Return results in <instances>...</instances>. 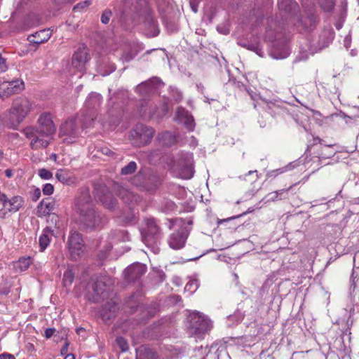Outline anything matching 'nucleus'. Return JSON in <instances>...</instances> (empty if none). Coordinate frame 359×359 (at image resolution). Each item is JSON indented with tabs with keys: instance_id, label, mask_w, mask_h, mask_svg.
I'll return each mask as SVG.
<instances>
[{
	"instance_id": "obj_11",
	"label": "nucleus",
	"mask_w": 359,
	"mask_h": 359,
	"mask_svg": "<svg viewBox=\"0 0 359 359\" xmlns=\"http://www.w3.org/2000/svg\"><path fill=\"white\" fill-rule=\"evenodd\" d=\"M0 203L3 208L0 210V217L6 218L7 212H15L23 205L24 200L20 196H13L8 199L6 195L2 196Z\"/></svg>"
},
{
	"instance_id": "obj_49",
	"label": "nucleus",
	"mask_w": 359,
	"mask_h": 359,
	"mask_svg": "<svg viewBox=\"0 0 359 359\" xmlns=\"http://www.w3.org/2000/svg\"><path fill=\"white\" fill-rule=\"evenodd\" d=\"M283 169H278V170L271 171L268 175H269V177H276L278 174L283 173Z\"/></svg>"
},
{
	"instance_id": "obj_42",
	"label": "nucleus",
	"mask_w": 359,
	"mask_h": 359,
	"mask_svg": "<svg viewBox=\"0 0 359 359\" xmlns=\"http://www.w3.org/2000/svg\"><path fill=\"white\" fill-rule=\"evenodd\" d=\"M292 188V186H290L287 189H283L277 191L278 200L285 199L287 198V192Z\"/></svg>"
},
{
	"instance_id": "obj_57",
	"label": "nucleus",
	"mask_w": 359,
	"mask_h": 359,
	"mask_svg": "<svg viewBox=\"0 0 359 359\" xmlns=\"http://www.w3.org/2000/svg\"><path fill=\"white\" fill-rule=\"evenodd\" d=\"M299 23H300V24H302V25L304 26V28H305V29H307V28H308V26H307L306 24H304V22H303V20H301L299 21Z\"/></svg>"
},
{
	"instance_id": "obj_60",
	"label": "nucleus",
	"mask_w": 359,
	"mask_h": 359,
	"mask_svg": "<svg viewBox=\"0 0 359 359\" xmlns=\"http://www.w3.org/2000/svg\"><path fill=\"white\" fill-rule=\"evenodd\" d=\"M192 10L194 11V12L196 13L197 12V9L194 7V6H192Z\"/></svg>"
},
{
	"instance_id": "obj_38",
	"label": "nucleus",
	"mask_w": 359,
	"mask_h": 359,
	"mask_svg": "<svg viewBox=\"0 0 359 359\" xmlns=\"http://www.w3.org/2000/svg\"><path fill=\"white\" fill-rule=\"evenodd\" d=\"M74 275L71 270H67L63 276V282L65 285H70L73 282Z\"/></svg>"
},
{
	"instance_id": "obj_64",
	"label": "nucleus",
	"mask_w": 359,
	"mask_h": 359,
	"mask_svg": "<svg viewBox=\"0 0 359 359\" xmlns=\"http://www.w3.org/2000/svg\"><path fill=\"white\" fill-rule=\"evenodd\" d=\"M115 70V67H114L112 69H111V72L114 71Z\"/></svg>"
},
{
	"instance_id": "obj_30",
	"label": "nucleus",
	"mask_w": 359,
	"mask_h": 359,
	"mask_svg": "<svg viewBox=\"0 0 359 359\" xmlns=\"http://www.w3.org/2000/svg\"><path fill=\"white\" fill-rule=\"evenodd\" d=\"M100 200L102 201L104 206L109 210L113 209L116 204V198H114L109 193L104 195L103 198H100Z\"/></svg>"
},
{
	"instance_id": "obj_9",
	"label": "nucleus",
	"mask_w": 359,
	"mask_h": 359,
	"mask_svg": "<svg viewBox=\"0 0 359 359\" xmlns=\"http://www.w3.org/2000/svg\"><path fill=\"white\" fill-rule=\"evenodd\" d=\"M34 127L44 136L53 137L56 131L53 115L50 112L41 113L37 119V125Z\"/></svg>"
},
{
	"instance_id": "obj_29",
	"label": "nucleus",
	"mask_w": 359,
	"mask_h": 359,
	"mask_svg": "<svg viewBox=\"0 0 359 359\" xmlns=\"http://www.w3.org/2000/svg\"><path fill=\"white\" fill-rule=\"evenodd\" d=\"M271 55L275 59H283L290 55V50L288 47L285 45L280 50H279L278 47H274L271 51Z\"/></svg>"
},
{
	"instance_id": "obj_12",
	"label": "nucleus",
	"mask_w": 359,
	"mask_h": 359,
	"mask_svg": "<svg viewBox=\"0 0 359 359\" xmlns=\"http://www.w3.org/2000/svg\"><path fill=\"white\" fill-rule=\"evenodd\" d=\"M67 244L72 259H76L83 252V241L81 234L78 231H71Z\"/></svg>"
},
{
	"instance_id": "obj_21",
	"label": "nucleus",
	"mask_w": 359,
	"mask_h": 359,
	"mask_svg": "<svg viewBox=\"0 0 359 359\" xmlns=\"http://www.w3.org/2000/svg\"><path fill=\"white\" fill-rule=\"evenodd\" d=\"M50 37V32L48 29H43L35 34L29 36L28 40L34 44H41L47 41Z\"/></svg>"
},
{
	"instance_id": "obj_14",
	"label": "nucleus",
	"mask_w": 359,
	"mask_h": 359,
	"mask_svg": "<svg viewBox=\"0 0 359 359\" xmlns=\"http://www.w3.org/2000/svg\"><path fill=\"white\" fill-rule=\"evenodd\" d=\"M24 88V82L21 79L4 81L0 83V98L4 100L12 95L19 93Z\"/></svg>"
},
{
	"instance_id": "obj_10",
	"label": "nucleus",
	"mask_w": 359,
	"mask_h": 359,
	"mask_svg": "<svg viewBox=\"0 0 359 359\" xmlns=\"http://www.w3.org/2000/svg\"><path fill=\"white\" fill-rule=\"evenodd\" d=\"M154 135V130L152 128L142 124L136 125L131 132V136L137 141L139 147L149 144Z\"/></svg>"
},
{
	"instance_id": "obj_50",
	"label": "nucleus",
	"mask_w": 359,
	"mask_h": 359,
	"mask_svg": "<svg viewBox=\"0 0 359 359\" xmlns=\"http://www.w3.org/2000/svg\"><path fill=\"white\" fill-rule=\"evenodd\" d=\"M101 151L102 154L107 155V156H111V155L114 154V152L107 147L102 148Z\"/></svg>"
},
{
	"instance_id": "obj_62",
	"label": "nucleus",
	"mask_w": 359,
	"mask_h": 359,
	"mask_svg": "<svg viewBox=\"0 0 359 359\" xmlns=\"http://www.w3.org/2000/svg\"><path fill=\"white\" fill-rule=\"evenodd\" d=\"M197 87H198V88H203V86L201 84H200V85H197Z\"/></svg>"
},
{
	"instance_id": "obj_32",
	"label": "nucleus",
	"mask_w": 359,
	"mask_h": 359,
	"mask_svg": "<svg viewBox=\"0 0 359 359\" xmlns=\"http://www.w3.org/2000/svg\"><path fill=\"white\" fill-rule=\"evenodd\" d=\"M137 169V164L135 161H130L128 165L123 167L121 170V174L127 175L133 174Z\"/></svg>"
},
{
	"instance_id": "obj_35",
	"label": "nucleus",
	"mask_w": 359,
	"mask_h": 359,
	"mask_svg": "<svg viewBox=\"0 0 359 359\" xmlns=\"http://www.w3.org/2000/svg\"><path fill=\"white\" fill-rule=\"evenodd\" d=\"M136 90H137V92H138L139 93H140L142 95L146 94V93L150 92L151 90V82L147 81V82L140 83V85H138L136 87Z\"/></svg>"
},
{
	"instance_id": "obj_26",
	"label": "nucleus",
	"mask_w": 359,
	"mask_h": 359,
	"mask_svg": "<svg viewBox=\"0 0 359 359\" xmlns=\"http://www.w3.org/2000/svg\"><path fill=\"white\" fill-rule=\"evenodd\" d=\"M116 309L117 306L115 304H106L102 310V316L103 318L109 320L114 317Z\"/></svg>"
},
{
	"instance_id": "obj_47",
	"label": "nucleus",
	"mask_w": 359,
	"mask_h": 359,
	"mask_svg": "<svg viewBox=\"0 0 359 359\" xmlns=\"http://www.w3.org/2000/svg\"><path fill=\"white\" fill-rule=\"evenodd\" d=\"M0 359H15V358L11 353H4L0 354Z\"/></svg>"
},
{
	"instance_id": "obj_23",
	"label": "nucleus",
	"mask_w": 359,
	"mask_h": 359,
	"mask_svg": "<svg viewBox=\"0 0 359 359\" xmlns=\"http://www.w3.org/2000/svg\"><path fill=\"white\" fill-rule=\"evenodd\" d=\"M157 140L163 145L170 147L176 142V136L171 132L165 131L158 134Z\"/></svg>"
},
{
	"instance_id": "obj_8",
	"label": "nucleus",
	"mask_w": 359,
	"mask_h": 359,
	"mask_svg": "<svg viewBox=\"0 0 359 359\" xmlns=\"http://www.w3.org/2000/svg\"><path fill=\"white\" fill-rule=\"evenodd\" d=\"M22 133L29 140V146L34 150L46 148L53 140V137L44 136L34 126L26 127Z\"/></svg>"
},
{
	"instance_id": "obj_34",
	"label": "nucleus",
	"mask_w": 359,
	"mask_h": 359,
	"mask_svg": "<svg viewBox=\"0 0 359 359\" xmlns=\"http://www.w3.org/2000/svg\"><path fill=\"white\" fill-rule=\"evenodd\" d=\"M92 4L91 0H85L83 1L78 3L73 8L74 12H83L85 11L87 8Z\"/></svg>"
},
{
	"instance_id": "obj_63",
	"label": "nucleus",
	"mask_w": 359,
	"mask_h": 359,
	"mask_svg": "<svg viewBox=\"0 0 359 359\" xmlns=\"http://www.w3.org/2000/svg\"><path fill=\"white\" fill-rule=\"evenodd\" d=\"M330 147V145H329V146H325V149H329Z\"/></svg>"
},
{
	"instance_id": "obj_24",
	"label": "nucleus",
	"mask_w": 359,
	"mask_h": 359,
	"mask_svg": "<svg viewBox=\"0 0 359 359\" xmlns=\"http://www.w3.org/2000/svg\"><path fill=\"white\" fill-rule=\"evenodd\" d=\"M297 4L293 0H280L278 2V8L285 13H294L297 8Z\"/></svg>"
},
{
	"instance_id": "obj_36",
	"label": "nucleus",
	"mask_w": 359,
	"mask_h": 359,
	"mask_svg": "<svg viewBox=\"0 0 359 359\" xmlns=\"http://www.w3.org/2000/svg\"><path fill=\"white\" fill-rule=\"evenodd\" d=\"M116 342L122 352H126L128 350V344L126 339L122 337H118L116 339Z\"/></svg>"
},
{
	"instance_id": "obj_52",
	"label": "nucleus",
	"mask_w": 359,
	"mask_h": 359,
	"mask_svg": "<svg viewBox=\"0 0 359 359\" xmlns=\"http://www.w3.org/2000/svg\"><path fill=\"white\" fill-rule=\"evenodd\" d=\"M68 346H69L68 342H65V345L61 348V351H60L61 352V355H67V351H68Z\"/></svg>"
},
{
	"instance_id": "obj_43",
	"label": "nucleus",
	"mask_w": 359,
	"mask_h": 359,
	"mask_svg": "<svg viewBox=\"0 0 359 359\" xmlns=\"http://www.w3.org/2000/svg\"><path fill=\"white\" fill-rule=\"evenodd\" d=\"M264 198L266 199V202H273L278 200L277 191L269 193Z\"/></svg>"
},
{
	"instance_id": "obj_27",
	"label": "nucleus",
	"mask_w": 359,
	"mask_h": 359,
	"mask_svg": "<svg viewBox=\"0 0 359 359\" xmlns=\"http://www.w3.org/2000/svg\"><path fill=\"white\" fill-rule=\"evenodd\" d=\"M32 264L31 257H21L15 263V268L16 271L22 272L26 271Z\"/></svg>"
},
{
	"instance_id": "obj_2",
	"label": "nucleus",
	"mask_w": 359,
	"mask_h": 359,
	"mask_svg": "<svg viewBox=\"0 0 359 359\" xmlns=\"http://www.w3.org/2000/svg\"><path fill=\"white\" fill-rule=\"evenodd\" d=\"M32 109V104L26 97H18L14 100L11 108L1 118L2 123L9 128L17 127Z\"/></svg>"
},
{
	"instance_id": "obj_17",
	"label": "nucleus",
	"mask_w": 359,
	"mask_h": 359,
	"mask_svg": "<svg viewBox=\"0 0 359 359\" xmlns=\"http://www.w3.org/2000/svg\"><path fill=\"white\" fill-rule=\"evenodd\" d=\"M147 266L141 263H134L125 269L124 278L128 282H133L140 278L146 272Z\"/></svg>"
},
{
	"instance_id": "obj_4",
	"label": "nucleus",
	"mask_w": 359,
	"mask_h": 359,
	"mask_svg": "<svg viewBox=\"0 0 359 359\" xmlns=\"http://www.w3.org/2000/svg\"><path fill=\"white\" fill-rule=\"evenodd\" d=\"M109 282V279L105 277L91 278L86 285V298L94 303L104 299L107 297Z\"/></svg>"
},
{
	"instance_id": "obj_51",
	"label": "nucleus",
	"mask_w": 359,
	"mask_h": 359,
	"mask_svg": "<svg viewBox=\"0 0 359 359\" xmlns=\"http://www.w3.org/2000/svg\"><path fill=\"white\" fill-rule=\"evenodd\" d=\"M41 196V191L39 189H36L34 192V201H37Z\"/></svg>"
},
{
	"instance_id": "obj_59",
	"label": "nucleus",
	"mask_w": 359,
	"mask_h": 359,
	"mask_svg": "<svg viewBox=\"0 0 359 359\" xmlns=\"http://www.w3.org/2000/svg\"><path fill=\"white\" fill-rule=\"evenodd\" d=\"M3 158V152L0 150V161H1Z\"/></svg>"
},
{
	"instance_id": "obj_20",
	"label": "nucleus",
	"mask_w": 359,
	"mask_h": 359,
	"mask_svg": "<svg viewBox=\"0 0 359 359\" xmlns=\"http://www.w3.org/2000/svg\"><path fill=\"white\" fill-rule=\"evenodd\" d=\"M55 202L48 199L43 200L37 205V215L39 217H45L49 215L54 210Z\"/></svg>"
},
{
	"instance_id": "obj_22",
	"label": "nucleus",
	"mask_w": 359,
	"mask_h": 359,
	"mask_svg": "<svg viewBox=\"0 0 359 359\" xmlns=\"http://www.w3.org/2000/svg\"><path fill=\"white\" fill-rule=\"evenodd\" d=\"M177 116L179 118L184 120V123L186 128L189 131H193L195 128V122L193 116L189 113L182 108H179L177 110Z\"/></svg>"
},
{
	"instance_id": "obj_44",
	"label": "nucleus",
	"mask_w": 359,
	"mask_h": 359,
	"mask_svg": "<svg viewBox=\"0 0 359 359\" xmlns=\"http://www.w3.org/2000/svg\"><path fill=\"white\" fill-rule=\"evenodd\" d=\"M117 234H118L117 240H118V241L125 242V241H127L129 240L128 234L125 231H119L117 232Z\"/></svg>"
},
{
	"instance_id": "obj_33",
	"label": "nucleus",
	"mask_w": 359,
	"mask_h": 359,
	"mask_svg": "<svg viewBox=\"0 0 359 359\" xmlns=\"http://www.w3.org/2000/svg\"><path fill=\"white\" fill-rule=\"evenodd\" d=\"M199 286L198 281L196 279L190 280L185 285L184 290L192 294L196 291Z\"/></svg>"
},
{
	"instance_id": "obj_18",
	"label": "nucleus",
	"mask_w": 359,
	"mask_h": 359,
	"mask_svg": "<svg viewBox=\"0 0 359 359\" xmlns=\"http://www.w3.org/2000/svg\"><path fill=\"white\" fill-rule=\"evenodd\" d=\"M187 237L188 233L184 229L175 231L168 240V245L174 250H180L184 247Z\"/></svg>"
},
{
	"instance_id": "obj_40",
	"label": "nucleus",
	"mask_w": 359,
	"mask_h": 359,
	"mask_svg": "<svg viewBox=\"0 0 359 359\" xmlns=\"http://www.w3.org/2000/svg\"><path fill=\"white\" fill-rule=\"evenodd\" d=\"M111 11L110 10H105L103 11L102 16H101V22L103 24H107L109 22V20L111 17Z\"/></svg>"
},
{
	"instance_id": "obj_41",
	"label": "nucleus",
	"mask_w": 359,
	"mask_h": 359,
	"mask_svg": "<svg viewBox=\"0 0 359 359\" xmlns=\"http://www.w3.org/2000/svg\"><path fill=\"white\" fill-rule=\"evenodd\" d=\"M42 191L44 195L50 196L54 191V187L50 183H46L43 185Z\"/></svg>"
},
{
	"instance_id": "obj_7",
	"label": "nucleus",
	"mask_w": 359,
	"mask_h": 359,
	"mask_svg": "<svg viewBox=\"0 0 359 359\" xmlns=\"http://www.w3.org/2000/svg\"><path fill=\"white\" fill-rule=\"evenodd\" d=\"M212 327V322L203 314L194 312L190 316V329L196 337H203Z\"/></svg>"
},
{
	"instance_id": "obj_3",
	"label": "nucleus",
	"mask_w": 359,
	"mask_h": 359,
	"mask_svg": "<svg viewBox=\"0 0 359 359\" xmlns=\"http://www.w3.org/2000/svg\"><path fill=\"white\" fill-rule=\"evenodd\" d=\"M144 222L145 227L141 230L142 241L154 254H158L160 251L158 247L161 238L160 228L154 218L146 219Z\"/></svg>"
},
{
	"instance_id": "obj_61",
	"label": "nucleus",
	"mask_w": 359,
	"mask_h": 359,
	"mask_svg": "<svg viewBox=\"0 0 359 359\" xmlns=\"http://www.w3.org/2000/svg\"><path fill=\"white\" fill-rule=\"evenodd\" d=\"M317 140H318V142L320 143L321 140L320 138L315 139V142H316Z\"/></svg>"
},
{
	"instance_id": "obj_54",
	"label": "nucleus",
	"mask_w": 359,
	"mask_h": 359,
	"mask_svg": "<svg viewBox=\"0 0 359 359\" xmlns=\"http://www.w3.org/2000/svg\"><path fill=\"white\" fill-rule=\"evenodd\" d=\"M255 174L254 180H256L258 178L257 170H250L248 172V173L246 175H251Z\"/></svg>"
},
{
	"instance_id": "obj_53",
	"label": "nucleus",
	"mask_w": 359,
	"mask_h": 359,
	"mask_svg": "<svg viewBox=\"0 0 359 359\" xmlns=\"http://www.w3.org/2000/svg\"><path fill=\"white\" fill-rule=\"evenodd\" d=\"M133 55L130 54H126L122 56L123 60H124L126 62H129L130 60H131L133 59Z\"/></svg>"
},
{
	"instance_id": "obj_58",
	"label": "nucleus",
	"mask_w": 359,
	"mask_h": 359,
	"mask_svg": "<svg viewBox=\"0 0 359 359\" xmlns=\"http://www.w3.org/2000/svg\"><path fill=\"white\" fill-rule=\"evenodd\" d=\"M196 139H195V138H193L192 143H193L194 146H196Z\"/></svg>"
},
{
	"instance_id": "obj_16",
	"label": "nucleus",
	"mask_w": 359,
	"mask_h": 359,
	"mask_svg": "<svg viewBox=\"0 0 359 359\" xmlns=\"http://www.w3.org/2000/svg\"><path fill=\"white\" fill-rule=\"evenodd\" d=\"M79 133V128L76 126V121L74 118L67 119L61 126L60 129V135L61 137L66 136L64 140L68 142L76 138Z\"/></svg>"
},
{
	"instance_id": "obj_55",
	"label": "nucleus",
	"mask_w": 359,
	"mask_h": 359,
	"mask_svg": "<svg viewBox=\"0 0 359 359\" xmlns=\"http://www.w3.org/2000/svg\"><path fill=\"white\" fill-rule=\"evenodd\" d=\"M5 175L8 177H11L13 176V172L10 169H7L5 170Z\"/></svg>"
},
{
	"instance_id": "obj_37",
	"label": "nucleus",
	"mask_w": 359,
	"mask_h": 359,
	"mask_svg": "<svg viewBox=\"0 0 359 359\" xmlns=\"http://www.w3.org/2000/svg\"><path fill=\"white\" fill-rule=\"evenodd\" d=\"M38 174L43 180H50L53 177V173L46 168L39 169Z\"/></svg>"
},
{
	"instance_id": "obj_56",
	"label": "nucleus",
	"mask_w": 359,
	"mask_h": 359,
	"mask_svg": "<svg viewBox=\"0 0 359 359\" xmlns=\"http://www.w3.org/2000/svg\"><path fill=\"white\" fill-rule=\"evenodd\" d=\"M64 359H75L74 355L72 353H69L65 355Z\"/></svg>"
},
{
	"instance_id": "obj_28",
	"label": "nucleus",
	"mask_w": 359,
	"mask_h": 359,
	"mask_svg": "<svg viewBox=\"0 0 359 359\" xmlns=\"http://www.w3.org/2000/svg\"><path fill=\"white\" fill-rule=\"evenodd\" d=\"M137 359H157V355L149 348L139 349L137 351Z\"/></svg>"
},
{
	"instance_id": "obj_39",
	"label": "nucleus",
	"mask_w": 359,
	"mask_h": 359,
	"mask_svg": "<svg viewBox=\"0 0 359 359\" xmlns=\"http://www.w3.org/2000/svg\"><path fill=\"white\" fill-rule=\"evenodd\" d=\"M8 65L7 64V58L2 55L0 50V73H4L8 70Z\"/></svg>"
},
{
	"instance_id": "obj_25",
	"label": "nucleus",
	"mask_w": 359,
	"mask_h": 359,
	"mask_svg": "<svg viewBox=\"0 0 359 359\" xmlns=\"http://www.w3.org/2000/svg\"><path fill=\"white\" fill-rule=\"evenodd\" d=\"M55 177L59 182L65 184L69 185L74 182V179L72 177L69 172L66 170H58L56 172Z\"/></svg>"
},
{
	"instance_id": "obj_19",
	"label": "nucleus",
	"mask_w": 359,
	"mask_h": 359,
	"mask_svg": "<svg viewBox=\"0 0 359 359\" xmlns=\"http://www.w3.org/2000/svg\"><path fill=\"white\" fill-rule=\"evenodd\" d=\"M53 236L54 231L50 227H46L43 229L39 239V244L41 252H43L47 248Z\"/></svg>"
},
{
	"instance_id": "obj_13",
	"label": "nucleus",
	"mask_w": 359,
	"mask_h": 359,
	"mask_svg": "<svg viewBox=\"0 0 359 359\" xmlns=\"http://www.w3.org/2000/svg\"><path fill=\"white\" fill-rule=\"evenodd\" d=\"M135 184L139 186L147 191L151 192L158 189L161 184V180L156 175H149L145 177L141 174H138L135 176Z\"/></svg>"
},
{
	"instance_id": "obj_15",
	"label": "nucleus",
	"mask_w": 359,
	"mask_h": 359,
	"mask_svg": "<svg viewBox=\"0 0 359 359\" xmlns=\"http://www.w3.org/2000/svg\"><path fill=\"white\" fill-rule=\"evenodd\" d=\"M90 60V55L86 48H81L76 50L72 57V67L76 72H84L86 65Z\"/></svg>"
},
{
	"instance_id": "obj_45",
	"label": "nucleus",
	"mask_w": 359,
	"mask_h": 359,
	"mask_svg": "<svg viewBox=\"0 0 359 359\" xmlns=\"http://www.w3.org/2000/svg\"><path fill=\"white\" fill-rule=\"evenodd\" d=\"M334 4V0H326V5H322V6L325 11H330L332 9Z\"/></svg>"
},
{
	"instance_id": "obj_31",
	"label": "nucleus",
	"mask_w": 359,
	"mask_h": 359,
	"mask_svg": "<svg viewBox=\"0 0 359 359\" xmlns=\"http://www.w3.org/2000/svg\"><path fill=\"white\" fill-rule=\"evenodd\" d=\"M159 208L162 212L168 213L175 210L176 205L173 201L168 199H163L160 204Z\"/></svg>"
},
{
	"instance_id": "obj_1",
	"label": "nucleus",
	"mask_w": 359,
	"mask_h": 359,
	"mask_svg": "<svg viewBox=\"0 0 359 359\" xmlns=\"http://www.w3.org/2000/svg\"><path fill=\"white\" fill-rule=\"evenodd\" d=\"M75 211L79 216V223L83 228L93 230L101 227L105 219L95 209L90 190L82 187L74 199Z\"/></svg>"
},
{
	"instance_id": "obj_48",
	"label": "nucleus",
	"mask_w": 359,
	"mask_h": 359,
	"mask_svg": "<svg viewBox=\"0 0 359 359\" xmlns=\"http://www.w3.org/2000/svg\"><path fill=\"white\" fill-rule=\"evenodd\" d=\"M145 22L147 23L151 27L155 28V27H156L155 22H154L153 18L150 15L148 16Z\"/></svg>"
},
{
	"instance_id": "obj_46",
	"label": "nucleus",
	"mask_w": 359,
	"mask_h": 359,
	"mask_svg": "<svg viewBox=\"0 0 359 359\" xmlns=\"http://www.w3.org/2000/svg\"><path fill=\"white\" fill-rule=\"evenodd\" d=\"M55 328H47L45 330V337L46 339H50L55 333Z\"/></svg>"
},
{
	"instance_id": "obj_6",
	"label": "nucleus",
	"mask_w": 359,
	"mask_h": 359,
	"mask_svg": "<svg viewBox=\"0 0 359 359\" xmlns=\"http://www.w3.org/2000/svg\"><path fill=\"white\" fill-rule=\"evenodd\" d=\"M172 168L183 179H190L194 175L193 154L182 152L175 158Z\"/></svg>"
},
{
	"instance_id": "obj_5",
	"label": "nucleus",
	"mask_w": 359,
	"mask_h": 359,
	"mask_svg": "<svg viewBox=\"0 0 359 359\" xmlns=\"http://www.w3.org/2000/svg\"><path fill=\"white\" fill-rule=\"evenodd\" d=\"M102 102V97L100 94L93 92L88 95L82 111L84 127L88 128L93 125Z\"/></svg>"
}]
</instances>
